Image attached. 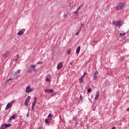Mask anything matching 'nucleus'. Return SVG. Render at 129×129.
I'll return each mask as SVG.
<instances>
[{
    "mask_svg": "<svg viewBox=\"0 0 129 129\" xmlns=\"http://www.w3.org/2000/svg\"><path fill=\"white\" fill-rule=\"evenodd\" d=\"M36 66L31 65L27 69L28 73H32V72H36Z\"/></svg>",
    "mask_w": 129,
    "mask_h": 129,
    "instance_id": "obj_1",
    "label": "nucleus"
},
{
    "mask_svg": "<svg viewBox=\"0 0 129 129\" xmlns=\"http://www.w3.org/2000/svg\"><path fill=\"white\" fill-rule=\"evenodd\" d=\"M112 24L116 26V27H120L122 25V21L119 20V21L116 20H113Z\"/></svg>",
    "mask_w": 129,
    "mask_h": 129,
    "instance_id": "obj_2",
    "label": "nucleus"
},
{
    "mask_svg": "<svg viewBox=\"0 0 129 129\" xmlns=\"http://www.w3.org/2000/svg\"><path fill=\"white\" fill-rule=\"evenodd\" d=\"M125 7V3H120L117 6H116V9L117 11H119L120 10H122L123 8Z\"/></svg>",
    "mask_w": 129,
    "mask_h": 129,
    "instance_id": "obj_3",
    "label": "nucleus"
},
{
    "mask_svg": "<svg viewBox=\"0 0 129 129\" xmlns=\"http://www.w3.org/2000/svg\"><path fill=\"white\" fill-rule=\"evenodd\" d=\"M20 73H21V70H18L17 72H15L14 73V77H18V76H20Z\"/></svg>",
    "mask_w": 129,
    "mask_h": 129,
    "instance_id": "obj_4",
    "label": "nucleus"
},
{
    "mask_svg": "<svg viewBox=\"0 0 129 129\" xmlns=\"http://www.w3.org/2000/svg\"><path fill=\"white\" fill-rule=\"evenodd\" d=\"M30 86H28L26 89V93H30V92H32L33 91V89L30 88Z\"/></svg>",
    "mask_w": 129,
    "mask_h": 129,
    "instance_id": "obj_5",
    "label": "nucleus"
},
{
    "mask_svg": "<svg viewBox=\"0 0 129 129\" xmlns=\"http://www.w3.org/2000/svg\"><path fill=\"white\" fill-rule=\"evenodd\" d=\"M26 31V29H22L21 30H20L18 33V35L19 36H22L24 34V33H25V31Z\"/></svg>",
    "mask_w": 129,
    "mask_h": 129,
    "instance_id": "obj_6",
    "label": "nucleus"
},
{
    "mask_svg": "<svg viewBox=\"0 0 129 129\" xmlns=\"http://www.w3.org/2000/svg\"><path fill=\"white\" fill-rule=\"evenodd\" d=\"M62 67H63V63H62V62H59L57 65V69L60 70Z\"/></svg>",
    "mask_w": 129,
    "mask_h": 129,
    "instance_id": "obj_7",
    "label": "nucleus"
},
{
    "mask_svg": "<svg viewBox=\"0 0 129 129\" xmlns=\"http://www.w3.org/2000/svg\"><path fill=\"white\" fill-rule=\"evenodd\" d=\"M11 107H12V103H8L7 105V106L5 108V110H7V109H9L11 108Z\"/></svg>",
    "mask_w": 129,
    "mask_h": 129,
    "instance_id": "obj_8",
    "label": "nucleus"
},
{
    "mask_svg": "<svg viewBox=\"0 0 129 129\" xmlns=\"http://www.w3.org/2000/svg\"><path fill=\"white\" fill-rule=\"evenodd\" d=\"M98 97H99V91H97L96 92V94L95 98V100H97V99H98Z\"/></svg>",
    "mask_w": 129,
    "mask_h": 129,
    "instance_id": "obj_9",
    "label": "nucleus"
},
{
    "mask_svg": "<svg viewBox=\"0 0 129 129\" xmlns=\"http://www.w3.org/2000/svg\"><path fill=\"white\" fill-rule=\"evenodd\" d=\"M45 91L47 92V93H53L54 92V90L50 89H46Z\"/></svg>",
    "mask_w": 129,
    "mask_h": 129,
    "instance_id": "obj_10",
    "label": "nucleus"
},
{
    "mask_svg": "<svg viewBox=\"0 0 129 129\" xmlns=\"http://www.w3.org/2000/svg\"><path fill=\"white\" fill-rule=\"evenodd\" d=\"M52 116H53L52 114H49L47 117V119H49L50 121H51Z\"/></svg>",
    "mask_w": 129,
    "mask_h": 129,
    "instance_id": "obj_11",
    "label": "nucleus"
},
{
    "mask_svg": "<svg viewBox=\"0 0 129 129\" xmlns=\"http://www.w3.org/2000/svg\"><path fill=\"white\" fill-rule=\"evenodd\" d=\"M84 76H81V77L79 79V83L81 84L83 82Z\"/></svg>",
    "mask_w": 129,
    "mask_h": 129,
    "instance_id": "obj_12",
    "label": "nucleus"
},
{
    "mask_svg": "<svg viewBox=\"0 0 129 129\" xmlns=\"http://www.w3.org/2000/svg\"><path fill=\"white\" fill-rule=\"evenodd\" d=\"M67 8H68V10H72V9H73V6L68 5Z\"/></svg>",
    "mask_w": 129,
    "mask_h": 129,
    "instance_id": "obj_13",
    "label": "nucleus"
},
{
    "mask_svg": "<svg viewBox=\"0 0 129 129\" xmlns=\"http://www.w3.org/2000/svg\"><path fill=\"white\" fill-rule=\"evenodd\" d=\"M80 52V46H79L77 47L76 49V53L77 54H79Z\"/></svg>",
    "mask_w": 129,
    "mask_h": 129,
    "instance_id": "obj_14",
    "label": "nucleus"
},
{
    "mask_svg": "<svg viewBox=\"0 0 129 129\" xmlns=\"http://www.w3.org/2000/svg\"><path fill=\"white\" fill-rule=\"evenodd\" d=\"M16 118V114L12 116L10 118H9V120L11 121L12 120V119H15Z\"/></svg>",
    "mask_w": 129,
    "mask_h": 129,
    "instance_id": "obj_15",
    "label": "nucleus"
},
{
    "mask_svg": "<svg viewBox=\"0 0 129 129\" xmlns=\"http://www.w3.org/2000/svg\"><path fill=\"white\" fill-rule=\"evenodd\" d=\"M9 54V51H6L5 53L2 54L3 57H6Z\"/></svg>",
    "mask_w": 129,
    "mask_h": 129,
    "instance_id": "obj_16",
    "label": "nucleus"
},
{
    "mask_svg": "<svg viewBox=\"0 0 129 129\" xmlns=\"http://www.w3.org/2000/svg\"><path fill=\"white\" fill-rule=\"evenodd\" d=\"M30 99H31V96H28L26 99L25 101H27V102H29V101H30Z\"/></svg>",
    "mask_w": 129,
    "mask_h": 129,
    "instance_id": "obj_17",
    "label": "nucleus"
},
{
    "mask_svg": "<svg viewBox=\"0 0 129 129\" xmlns=\"http://www.w3.org/2000/svg\"><path fill=\"white\" fill-rule=\"evenodd\" d=\"M51 122L50 120H49V119H45V123H50Z\"/></svg>",
    "mask_w": 129,
    "mask_h": 129,
    "instance_id": "obj_18",
    "label": "nucleus"
},
{
    "mask_svg": "<svg viewBox=\"0 0 129 129\" xmlns=\"http://www.w3.org/2000/svg\"><path fill=\"white\" fill-rule=\"evenodd\" d=\"M5 125L6 128H7V127H9V126H12V124H10V123L5 124Z\"/></svg>",
    "mask_w": 129,
    "mask_h": 129,
    "instance_id": "obj_19",
    "label": "nucleus"
},
{
    "mask_svg": "<svg viewBox=\"0 0 129 129\" xmlns=\"http://www.w3.org/2000/svg\"><path fill=\"white\" fill-rule=\"evenodd\" d=\"M96 78H97V76L96 74H94L93 80H96Z\"/></svg>",
    "mask_w": 129,
    "mask_h": 129,
    "instance_id": "obj_20",
    "label": "nucleus"
},
{
    "mask_svg": "<svg viewBox=\"0 0 129 129\" xmlns=\"http://www.w3.org/2000/svg\"><path fill=\"white\" fill-rule=\"evenodd\" d=\"M24 105H25V106H28V105H29V102L25 101L24 103Z\"/></svg>",
    "mask_w": 129,
    "mask_h": 129,
    "instance_id": "obj_21",
    "label": "nucleus"
},
{
    "mask_svg": "<svg viewBox=\"0 0 129 129\" xmlns=\"http://www.w3.org/2000/svg\"><path fill=\"white\" fill-rule=\"evenodd\" d=\"M73 121H74V122H75V123H76V122L77 121V118H74L73 119Z\"/></svg>",
    "mask_w": 129,
    "mask_h": 129,
    "instance_id": "obj_22",
    "label": "nucleus"
},
{
    "mask_svg": "<svg viewBox=\"0 0 129 129\" xmlns=\"http://www.w3.org/2000/svg\"><path fill=\"white\" fill-rule=\"evenodd\" d=\"M6 125H2L1 126V129H6Z\"/></svg>",
    "mask_w": 129,
    "mask_h": 129,
    "instance_id": "obj_23",
    "label": "nucleus"
},
{
    "mask_svg": "<svg viewBox=\"0 0 129 129\" xmlns=\"http://www.w3.org/2000/svg\"><path fill=\"white\" fill-rule=\"evenodd\" d=\"M71 52V49H69L67 51V53L69 55L70 54V52Z\"/></svg>",
    "mask_w": 129,
    "mask_h": 129,
    "instance_id": "obj_24",
    "label": "nucleus"
},
{
    "mask_svg": "<svg viewBox=\"0 0 129 129\" xmlns=\"http://www.w3.org/2000/svg\"><path fill=\"white\" fill-rule=\"evenodd\" d=\"M88 88H89V89H88V93H90V92H91V89H90V87L88 86Z\"/></svg>",
    "mask_w": 129,
    "mask_h": 129,
    "instance_id": "obj_25",
    "label": "nucleus"
},
{
    "mask_svg": "<svg viewBox=\"0 0 129 129\" xmlns=\"http://www.w3.org/2000/svg\"><path fill=\"white\" fill-rule=\"evenodd\" d=\"M12 80H13V79H9V80H7L6 81V82H5V84H6V83H8V82H9V81H12Z\"/></svg>",
    "mask_w": 129,
    "mask_h": 129,
    "instance_id": "obj_26",
    "label": "nucleus"
},
{
    "mask_svg": "<svg viewBox=\"0 0 129 129\" xmlns=\"http://www.w3.org/2000/svg\"><path fill=\"white\" fill-rule=\"evenodd\" d=\"M36 103H37V101H33V102L32 103V106H35Z\"/></svg>",
    "mask_w": 129,
    "mask_h": 129,
    "instance_id": "obj_27",
    "label": "nucleus"
},
{
    "mask_svg": "<svg viewBox=\"0 0 129 129\" xmlns=\"http://www.w3.org/2000/svg\"><path fill=\"white\" fill-rule=\"evenodd\" d=\"M119 35L122 37H124L125 36V33H119Z\"/></svg>",
    "mask_w": 129,
    "mask_h": 129,
    "instance_id": "obj_28",
    "label": "nucleus"
},
{
    "mask_svg": "<svg viewBox=\"0 0 129 129\" xmlns=\"http://www.w3.org/2000/svg\"><path fill=\"white\" fill-rule=\"evenodd\" d=\"M46 81H47V82H50V80L48 78H46Z\"/></svg>",
    "mask_w": 129,
    "mask_h": 129,
    "instance_id": "obj_29",
    "label": "nucleus"
},
{
    "mask_svg": "<svg viewBox=\"0 0 129 129\" xmlns=\"http://www.w3.org/2000/svg\"><path fill=\"white\" fill-rule=\"evenodd\" d=\"M80 33V32L79 31H78V32L76 33V36H78Z\"/></svg>",
    "mask_w": 129,
    "mask_h": 129,
    "instance_id": "obj_30",
    "label": "nucleus"
},
{
    "mask_svg": "<svg viewBox=\"0 0 129 129\" xmlns=\"http://www.w3.org/2000/svg\"><path fill=\"white\" fill-rule=\"evenodd\" d=\"M85 75H87V73H84L83 75L82 76H84V78L85 77Z\"/></svg>",
    "mask_w": 129,
    "mask_h": 129,
    "instance_id": "obj_31",
    "label": "nucleus"
},
{
    "mask_svg": "<svg viewBox=\"0 0 129 129\" xmlns=\"http://www.w3.org/2000/svg\"><path fill=\"white\" fill-rule=\"evenodd\" d=\"M123 59H124V57L123 56H121L120 58V60H123Z\"/></svg>",
    "mask_w": 129,
    "mask_h": 129,
    "instance_id": "obj_32",
    "label": "nucleus"
},
{
    "mask_svg": "<svg viewBox=\"0 0 129 129\" xmlns=\"http://www.w3.org/2000/svg\"><path fill=\"white\" fill-rule=\"evenodd\" d=\"M34 107H35V106H32V110H35V108Z\"/></svg>",
    "mask_w": 129,
    "mask_h": 129,
    "instance_id": "obj_33",
    "label": "nucleus"
},
{
    "mask_svg": "<svg viewBox=\"0 0 129 129\" xmlns=\"http://www.w3.org/2000/svg\"><path fill=\"white\" fill-rule=\"evenodd\" d=\"M98 42V41H97V40L93 41V43H97Z\"/></svg>",
    "mask_w": 129,
    "mask_h": 129,
    "instance_id": "obj_34",
    "label": "nucleus"
},
{
    "mask_svg": "<svg viewBox=\"0 0 129 129\" xmlns=\"http://www.w3.org/2000/svg\"><path fill=\"white\" fill-rule=\"evenodd\" d=\"M80 100L81 101L82 100V95L80 96Z\"/></svg>",
    "mask_w": 129,
    "mask_h": 129,
    "instance_id": "obj_35",
    "label": "nucleus"
},
{
    "mask_svg": "<svg viewBox=\"0 0 129 129\" xmlns=\"http://www.w3.org/2000/svg\"><path fill=\"white\" fill-rule=\"evenodd\" d=\"M81 29H82V27H81L80 30L78 31V32H79L80 33V32H81Z\"/></svg>",
    "mask_w": 129,
    "mask_h": 129,
    "instance_id": "obj_36",
    "label": "nucleus"
},
{
    "mask_svg": "<svg viewBox=\"0 0 129 129\" xmlns=\"http://www.w3.org/2000/svg\"><path fill=\"white\" fill-rule=\"evenodd\" d=\"M34 101H37V98L36 97H34Z\"/></svg>",
    "mask_w": 129,
    "mask_h": 129,
    "instance_id": "obj_37",
    "label": "nucleus"
},
{
    "mask_svg": "<svg viewBox=\"0 0 129 129\" xmlns=\"http://www.w3.org/2000/svg\"><path fill=\"white\" fill-rule=\"evenodd\" d=\"M37 64H42V61H39L37 63Z\"/></svg>",
    "mask_w": 129,
    "mask_h": 129,
    "instance_id": "obj_38",
    "label": "nucleus"
},
{
    "mask_svg": "<svg viewBox=\"0 0 129 129\" xmlns=\"http://www.w3.org/2000/svg\"><path fill=\"white\" fill-rule=\"evenodd\" d=\"M98 73V71H96L95 72V73L94 74H96V75H97V74Z\"/></svg>",
    "mask_w": 129,
    "mask_h": 129,
    "instance_id": "obj_39",
    "label": "nucleus"
},
{
    "mask_svg": "<svg viewBox=\"0 0 129 129\" xmlns=\"http://www.w3.org/2000/svg\"><path fill=\"white\" fill-rule=\"evenodd\" d=\"M29 115H30V114H29V113H27V117H29Z\"/></svg>",
    "mask_w": 129,
    "mask_h": 129,
    "instance_id": "obj_40",
    "label": "nucleus"
},
{
    "mask_svg": "<svg viewBox=\"0 0 129 129\" xmlns=\"http://www.w3.org/2000/svg\"><path fill=\"white\" fill-rule=\"evenodd\" d=\"M92 46H93L94 47V46H95V44L92 43Z\"/></svg>",
    "mask_w": 129,
    "mask_h": 129,
    "instance_id": "obj_41",
    "label": "nucleus"
},
{
    "mask_svg": "<svg viewBox=\"0 0 129 129\" xmlns=\"http://www.w3.org/2000/svg\"><path fill=\"white\" fill-rule=\"evenodd\" d=\"M54 95H54V93H52V94H51V96H53Z\"/></svg>",
    "mask_w": 129,
    "mask_h": 129,
    "instance_id": "obj_42",
    "label": "nucleus"
},
{
    "mask_svg": "<svg viewBox=\"0 0 129 129\" xmlns=\"http://www.w3.org/2000/svg\"><path fill=\"white\" fill-rule=\"evenodd\" d=\"M80 8H81V6L79 7L78 9V10H80Z\"/></svg>",
    "mask_w": 129,
    "mask_h": 129,
    "instance_id": "obj_43",
    "label": "nucleus"
},
{
    "mask_svg": "<svg viewBox=\"0 0 129 129\" xmlns=\"http://www.w3.org/2000/svg\"><path fill=\"white\" fill-rule=\"evenodd\" d=\"M127 111H129V107L127 109Z\"/></svg>",
    "mask_w": 129,
    "mask_h": 129,
    "instance_id": "obj_44",
    "label": "nucleus"
},
{
    "mask_svg": "<svg viewBox=\"0 0 129 129\" xmlns=\"http://www.w3.org/2000/svg\"><path fill=\"white\" fill-rule=\"evenodd\" d=\"M66 17H67V15H64V18H66Z\"/></svg>",
    "mask_w": 129,
    "mask_h": 129,
    "instance_id": "obj_45",
    "label": "nucleus"
},
{
    "mask_svg": "<svg viewBox=\"0 0 129 129\" xmlns=\"http://www.w3.org/2000/svg\"><path fill=\"white\" fill-rule=\"evenodd\" d=\"M17 58H19V54H18L17 55Z\"/></svg>",
    "mask_w": 129,
    "mask_h": 129,
    "instance_id": "obj_46",
    "label": "nucleus"
},
{
    "mask_svg": "<svg viewBox=\"0 0 129 129\" xmlns=\"http://www.w3.org/2000/svg\"><path fill=\"white\" fill-rule=\"evenodd\" d=\"M111 129H115V127H113Z\"/></svg>",
    "mask_w": 129,
    "mask_h": 129,
    "instance_id": "obj_47",
    "label": "nucleus"
},
{
    "mask_svg": "<svg viewBox=\"0 0 129 129\" xmlns=\"http://www.w3.org/2000/svg\"><path fill=\"white\" fill-rule=\"evenodd\" d=\"M69 5H71V3H69Z\"/></svg>",
    "mask_w": 129,
    "mask_h": 129,
    "instance_id": "obj_48",
    "label": "nucleus"
},
{
    "mask_svg": "<svg viewBox=\"0 0 129 129\" xmlns=\"http://www.w3.org/2000/svg\"><path fill=\"white\" fill-rule=\"evenodd\" d=\"M17 59L16 58V59H15V61H17Z\"/></svg>",
    "mask_w": 129,
    "mask_h": 129,
    "instance_id": "obj_49",
    "label": "nucleus"
},
{
    "mask_svg": "<svg viewBox=\"0 0 129 129\" xmlns=\"http://www.w3.org/2000/svg\"><path fill=\"white\" fill-rule=\"evenodd\" d=\"M127 78H128V79H129V76L127 77Z\"/></svg>",
    "mask_w": 129,
    "mask_h": 129,
    "instance_id": "obj_50",
    "label": "nucleus"
},
{
    "mask_svg": "<svg viewBox=\"0 0 129 129\" xmlns=\"http://www.w3.org/2000/svg\"><path fill=\"white\" fill-rule=\"evenodd\" d=\"M72 64H73L72 62H71V65H72Z\"/></svg>",
    "mask_w": 129,
    "mask_h": 129,
    "instance_id": "obj_51",
    "label": "nucleus"
},
{
    "mask_svg": "<svg viewBox=\"0 0 129 129\" xmlns=\"http://www.w3.org/2000/svg\"><path fill=\"white\" fill-rule=\"evenodd\" d=\"M81 25H82V22H81Z\"/></svg>",
    "mask_w": 129,
    "mask_h": 129,
    "instance_id": "obj_52",
    "label": "nucleus"
}]
</instances>
